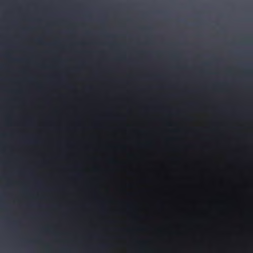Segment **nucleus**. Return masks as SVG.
<instances>
[{
    "mask_svg": "<svg viewBox=\"0 0 253 253\" xmlns=\"http://www.w3.org/2000/svg\"><path fill=\"white\" fill-rule=\"evenodd\" d=\"M248 73L250 74V73H251V71L250 70H248Z\"/></svg>",
    "mask_w": 253,
    "mask_h": 253,
    "instance_id": "obj_1",
    "label": "nucleus"
}]
</instances>
